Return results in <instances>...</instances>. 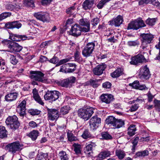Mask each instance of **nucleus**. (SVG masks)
Wrapping results in <instances>:
<instances>
[{"mask_svg": "<svg viewBox=\"0 0 160 160\" xmlns=\"http://www.w3.org/2000/svg\"><path fill=\"white\" fill-rule=\"evenodd\" d=\"M93 109L88 106L79 109L78 111V116L85 121L88 120L93 113Z\"/></svg>", "mask_w": 160, "mask_h": 160, "instance_id": "f257e3e1", "label": "nucleus"}, {"mask_svg": "<svg viewBox=\"0 0 160 160\" xmlns=\"http://www.w3.org/2000/svg\"><path fill=\"white\" fill-rule=\"evenodd\" d=\"M28 124L29 127L32 128H35L38 127V124L33 121H30L29 122Z\"/></svg>", "mask_w": 160, "mask_h": 160, "instance_id": "bf43d9fd", "label": "nucleus"}, {"mask_svg": "<svg viewBox=\"0 0 160 160\" xmlns=\"http://www.w3.org/2000/svg\"><path fill=\"white\" fill-rule=\"evenodd\" d=\"M95 44L94 42L87 43L82 50V54L84 57H88L91 56Z\"/></svg>", "mask_w": 160, "mask_h": 160, "instance_id": "423d86ee", "label": "nucleus"}, {"mask_svg": "<svg viewBox=\"0 0 160 160\" xmlns=\"http://www.w3.org/2000/svg\"><path fill=\"white\" fill-rule=\"evenodd\" d=\"M154 107L157 109H160V101L155 100L154 101Z\"/></svg>", "mask_w": 160, "mask_h": 160, "instance_id": "052dcab7", "label": "nucleus"}, {"mask_svg": "<svg viewBox=\"0 0 160 160\" xmlns=\"http://www.w3.org/2000/svg\"><path fill=\"white\" fill-rule=\"evenodd\" d=\"M139 139V137H137L134 139L133 142H132V144L133 145L132 146V150L133 152H134L135 147L137 144Z\"/></svg>", "mask_w": 160, "mask_h": 160, "instance_id": "09e8293b", "label": "nucleus"}, {"mask_svg": "<svg viewBox=\"0 0 160 160\" xmlns=\"http://www.w3.org/2000/svg\"><path fill=\"white\" fill-rule=\"evenodd\" d=\"M9 38L12 41L18 42L21 40H25L28 39L25 35H20L18 34H12L10 35Z\"/></svg>", "mask_w": 160, "mask_h": 160, "instance_id": "6ab92c4d", "label": "nucleus"}, {"mask_svg": "<svg viewBox=\"0 0 160 160\" xmlns=\"http://www.w3.org/2000/svg\"><path fill=\"white\" fill-rule=\"evenodd\" d=\"M22 49V47L18 43L13 42L10 51L11 52H20Z\"/></svg>", "mask_w": 160, "mask_h": 160, "instance_id": "b1692460", "label": "nucleus"}, {"mask_svg": "<svg viewBox=\"0 0 160 160\" xmlns=\"http://www.w3.org/2000/svg\"><path fill=\"white\" fill-rule=\"evenodd\" d=\"M75 78L74 77H71L68 79H64L61 82V85L63 87H68L72 83L75 82Z\"/></svg>", "mask_w": 160, "mask_h": 160, "instance_id": "aec40b11", "label": "nucleus"}, {"mask_svg": "<svg viewBox=\"0 0 160 160\" xmlns=\"http://www.w3.org/2000/svg\"><path fill=\"white\" fill-rule=\"evenodd\" d=\"M18 118L16 115L8 117L5 121L6 124L9 126L10 128L12 130L18 129L20 126Z\"/></svg>", "mask_w": 160, "mask_h": 160, "instance_id": "7ed1b4c3", "label": "nucleus"}, {"mask_svg": "<svg viewBox=\"0 0 160 160\" xmlns=\"http://www.w3.org/2000/svg\"><path fill=\"white\" fill-rule=\"evenodd\" d=\"M69 61V59L68 58H65L60 60L58 63L56 64V66H60L62 64H63Z\"/></svg>", "mask_w": 160, "mask_h": 160, "instance_id": "4d7b16f0", "label": "nucleus"}, {"mask_svg": "<svg viewBox=\"0 0 160 160\" xmlns=\"http://www.w3.org/2000/svg\"><path fill=\"white\" fill-rule=\"evenodd\" d=\"M38 29L32 26L29 30L30 33L31 34H36L38 32Z\"/></svg>", "mask_w": 160, "mask_h": 160, "instance_id": "774afa93", "label": "nucleus"}, {"mask_svg": "<svg viewBox=\"0 0 160 160\" xmlns=\"http://www.w3.org/2000/svg\"><path fill=\"white\" fill-rule=\"evenodd\" d=\"M156 22V20L155 18H148L146 20V23L148 25L150 26H152L155 24Z\"/></svg>", "mask_w": 160, "mask_h": 160, "instance_id": "79ce46f5", "label": "nucleus"}, {"mask_svg": "<svg viewBox=\"0 0 160 160\" xmlns=\"http://www.w3.org/2000/svg\"><path fill=\"white\" fill-rule=\"evenodd\" d=\"M67 136L68 140L70 142L76 141L78 140L77 138L71 132H68Z\"/></svg>", "mask_w": 160, "mask_h": 160, "instance_id": "e433bc0d", "label": "nucleus"}, {"mask_svg": "<svg viewBox=\"0 0 160 160\" xmlns=\"http://www.w3.org/2000/svg\"><path fill=\"white\" fill-rule=\"evenodd\" d=\"M58 58L56 57H54L52 59L49 60V62L53 64H55L58 62Z\"/></svg>", "mask_w": 160, "mask_h": 160, "instance_id": "69168bd1", "label": "nucleus"}, {"mask_svg": "<svg viewBox=\"0 0 160 160\" xmlns=\"http://www.w3.org/2000/svg\"><path fill=\"white\" fill-rule=\"evenodd\" d=\"M67 66H66V64H63L61 67L59 71L60 72L67 73Z\"/></svg>", "mask_w": 160, "mask_h": 160, "instance_id": "e2e57ef3", "label": "nucleus"}, {"mask_svg": "<svg viewBox=\"0 0 160 160\" xmlns=\"http://www.w3.org/2000/svg\"><path fill=\"white\" fill-rule=\"evenodd\" d=\"M34 15L38 19L43 22H49V15L48 13L42 12H38L35 13Z\"/></svg>", "mask_w": 160, "mask_h": 160, "instance_id": "f8f14e48", "label": "nucleus"}, {"mask_svg": "<svg viewBox=\"0 0 160 160\" xmlns=\"http://www.w3.org/2000/svg\"><path fill=\"white\" fill-rule=\"evenodd\" d=\"M81 28L78 24H75L72 27L70 33L72 36L77 37L81 35Z\"/></svg>", "mask_w": 160, "mask_h": 160, "instance_id": "2eb2a0df", "label": "nucleus"}, {"mask_svg": "<svg viewBox=\"0 0 160 160\" xmlns=\"http://www.w3.org/2000/svg\"><path fill=\"white\" fill-rule=\"evenodd\" d=\"M112 154L110 151L106 150L101 152L98 155V157L99 160H102L107 157H110Z\"/></svg>", "mask_w": 160, "mask_h": 160, "instance_id": "a878e982", "label": "nucleus"}, {"mask_svg": "<svg viewBox=\"0 0 160 160\" xmlns=\"http://www.w3.org/2000/svg\"><path fill=\"white\" fill-rule=\"evenodd\" d=\"M130 63L131 65H137L139 63L145 62L146 60L144 56L140 54H138L134 57H132Z\"/></svg>", "mask_w": 160, "mask_h": 160, "instance_id": "9b49d317", "label": "nucleus"}, {"mask_svg": "<svg viewBox=\"0 0 160 160\" xmlns=\"http://www.w3.org/2000/svg\"><path fill=\"white\" fill-rule=\"evenodd\" d=\"M11 15V13L10 12H5L2 13L0 14V21L10 17Z\"/></svg>", "mask_w": 160, "mask_h": 160, "instance_id": "58836bf2", "label": "nucleus"}, {"mask_svg": "<svg viewBox=\"0 0 160 160\" xmlns=\"http://www.w3.org/2000/svg\"><path fill=\"white\" fill-rule=\"evenodd\" d=\"M139 82L138 80L134 81L132 83L129 84V86L132 87L133 88L138 89L139 86Z\"/></svg>", "mask_w": 160, "mask_h": 160, "instance_id": "603ef678", "label": "nucleus"}, {"mask_svg": "<svg viewBox=\"0 0 160 160\" xmlns=\"http://www.w3.org/2000/svg\"><path fill=\"white\" fill-rule=\"evenodd\" d=\"M138 104H134L131 106L129 109V111L131 112L135 111L138 109Z\"/></svg>", "mask_w": 160, "mask_h": 160, "instance_id": "0e129e2a", "label": "nucleus"}, {"mask_svg": "<svg viewBox=\"0 0 160 160\" xmlns=\"http://www.w3.org/2000/svg\"><path fill=\"white\" fill-rule=\"evenodd\" d=\"M24 4L28 6L34 7V0H24Z\"/></svg>", "mask_w": 160, "mask_h": 160, "instance_id": "a18cd8bd", "label": "nucleus"}, {"mask_svg": "<svg viewBox=\"0 0 160 160\" xmlns=\"http://www.w3.org/2000/svg\"><path fill=\"white\" fill-rule=\"evenodd\" d=\"M23 146L17 141L9 143L5 147L6 150L13 154L20 152Z\"/></svg>", "mask_w": 160, "mask_h": 160, "instance_id": "f03ea898", "label": "nucleus"}, {"mask_svg": "<svg viewBox=\"0 0 160 160\" xmlns=\"http://www.w3.org/2000/svg\"><path fill=\"white\" fill-rule=\"evenodd\" d=\"M100 99L102 102L109 104L113 101L114 98L111 94H103L100 96Z\"/></svg>", "mask_w": 160, "mask_h": 160, "instance_id": "dca6fc26", "label": "nucleus"}, {"mask_svg": "<svg viewBox=\"0 0 160 160\" xmlns=\"http://www.w3.org/2000/svg\"><path fill=\"white\" fill-rule=\"evenodd\" d=\"M128 45L130 46H135L139 44V42L137 41H129L128 42Z\"/></svg>", "mask_w": 160, "mask_h": 160, "instance_id": "13d9d810", "label": "nucleus"}, {"mask_svg": "<svg viewBox=\"0 0 160 160\" xmlns=\"http://www.w3.org/2000/svg\"><path fill=\"white\" fill-rule=\"evenodd\" d=\"M12 25L13 28H17L19 29L22 26V24L20 22L18 21H15L12 22Z\"/></svg>", "mask_w": 160, "mask_h": 160, "instance_id": "5fc2aeb1", "label": "nucleus"}, {"mask_svg": "<svg viewBox=\"0 0 160 160\" xmlns=\"http://www.w3.org/2000/svg\"><path fill=\"white\" fill-rule=\"evenodd\" d=\"M75 60L78 62H80L82 60V58L80 56L79 53L78 51H76L74 54Z\"/></svg>", "mask_w": 160, "mask_h": 160, "instance_id": "6e6d98bb", "label": "nucleus"}, {"mask_svg": "<svg viewBox=\"0 0 160 160\" xmlns=\"http://www.w3.org/2000/svg\"><path fill=\"white\" fill-rule=\"evenodd\" d=\"M101 122V119L96 115L92 117L89 121L90 128L92 130L96 129Z\"/></svg>", "mask_w": 160, "mask_h": 160, "instance_id": "9d476101", "label": "nucleus"}, {"mask_svg": "<svg viewBox=\"0 0 160 160\" xmlns=\"http://www.w3.org/2000/svg\"><path fill=\"white\" fill-rule=\"evenodd\" d=\"M58 155L61 160H68V155L65 152L63 151L60 152Z\"/></svg>", "mask_w": 160, "mask_h": 160, "instance_id": "c9c22d12", "label": "nucleus"}, {"mask_svg": "<svg viewBox=\"0 0 160 160\" xmlns=\"http://www.w3.org/2000/svg\"><path fill=\"white\" fill-rule=\"evenodd\" d=\"M116 155L120 160H122L125 156L126 154L125 152L121 149H117L115 151Z\"/></svg>", "mask_w": 160, "mask_h": 160, "instance_id": "c85d7f7f", "label": "nucleus"}, {"mask_svg": "<svg viewBox=\"0 0 160 160\" xmlns=\"http://www.w3.org/2000/svg\"><path fill=\"white\" fill-rule=\"evenodd\" d=\"M79 24L81 26H88L90 25V23L87 19H82L79 20Z\"/></svg>", "mask_w": 160, "mask_h": 160, "instance_id": "49530a36", "label": "nucleus"}, {"mask_svg": "<svg viewBox=\"0 0 160 160\" xmlns=\"http://www.w3.org/2000/svg\"><path fill=\"white\" fill-rule=\"evenodd\" d=\"M13 42L8 40L4 39L2 41V43L5 47H8L10 50Z\"/></svg>", "mask_w": 160, "mask_h": 160, "instance_id": "2f4dec72", "label": "nucleus"}, {"mask_svg": "<svg viewBox=\"0 0 160 160\" xmlns=\"http://www.w3.org/2000/svg\"><path fill=\"white\" fill-rule=\"evenodd\" d=\"M111 83L108 82H106L102 84L103 87L105 88H110L111 87Z\"/></svg>", "mask_w": 160, "mask_h": 160, "instance_id": "680f3d73", "label": "nucleus"}, {"mask_svg": "<svg viewBox=\"0 0 160 160\" xmlns=\"http://www.w3.org/2000/svg\"><path fill=\"white\" fill-rule=\"evenodd\" d=\"M82 137L84 139H87L88 138H92L91 134L87 130H86L84 131L82 135Z\"/></svg>", "mask_w": 160, "mask_h": 160, "instance_id": "ea45409f", "label": "nucleus"}, {"mask_svg": "<svg viewBox=\"0 0 160 160\" xmlns=\"http://www.w3.org/2000/svg\"><path fill=\"white\" fill-rule=\"evenodd\" d=\"M99 22V19L98 18H95L91 21L92 24L93 26H95L97 25Z\"/></svg>", "mask_w": 160, "mask_h": 160, "instance_id": "338daca9", "label": "nucleus"}, {"mask_svg": "<svg viewBox=\"0 0 160 160\" xmlns=\"http://www.w3.org/2000/svg\"><path fill=\"white\" fill-rule=\"evenodd\" d=\"M18 95V93L17 92H11L5 96V99L7 102H12L17 99Z\"/></svg>", "mask_w": 160, "mask_h": 160, "instance_id": "412c9836", "label": "nucleus"}, {"mask_svg": "<svg viewBox=\"0 0 160 160\" xmlns=\"http://www.w3.org/2000/svg\"><path fill=\"white\" fill-rule=\"evenodd\" d=\"M141 36L142 37L141 47L143 49L147 47L148 44L152 43L154 37L153 35L150 33H143Z\"/></svg>", "mask_w": 160, "mask_h": 160, "instance_id": "20e7f679", "label": "nucleus"}, {"mask_svg": "<svg viewBox=\"0 0 160 160\" xmlns=\"http://www.w3.org/2000/svg\"><path fill=\"white\" fill-rule=\"evenodd\" d=\"M94 0H85L82 4L83 8L85 10L90 9L94 4Z\"/></svg>", "mask_w": 160, "mask_h": 160, "instance_id": "393cba45", "label": "nucleus"}, {"mask_svg": "<svg viewBox=\"0 0 160 160\" xmlns=\"http://www.w3.org/2000/svg\"><path fill=\"white\" fill-rule=\"evenodd\" d=\"M48 115L51 121L56 120L59 117L58 112L56 109H49L48 111Z\"/></svg>", "mask_w": 160, "mask_h": 160, "instance_id": "4468645a", "label": "nucleus"}, {"mask_svg": "<svg viewBox=\"0 0 160 160\" xmlns=\"http://www.w3.org/2000/svg\"><path fill=\"white\" fill-rule=\"evenodd\" d=\"M148 151L147 150H144L142 152H137L135 156V158L141 157H145L148 155Z\"/></svg>", "mask_w": 160, "mask_h": 160, "instance_id": "f704fd0d", "label": "nucleus"}, {"mask_svg": "<svg viewBox=\"0 0 160 160\" xmlns=\"http://www.w3.org/2000/svg\"><path fill=\"white\" fill-rule=\"evenodd\" d=\"M75 9L74 6L71 7L66 10V13L70 15H73L75 12Z\"/></svg>", "mask_w": 160, "mask_h": 160, "instance_id": "3c124183", "label": "nucleus"}, {"mask_svg": "<svg viewBox=\"0 0 160 160\" xmlns=\"http://www.w3.org/2000/svg\"><path fill=\"white\" fill-rule=\"evenodd\" d=\"M60 93L57 91L48 92L44 96L46 100H49L52 101H55L58 98Z\"/></svg>", "mask_w": 160, "mask_h": 160, "instance_id": "6e6552de", "label": "nucleus"}, {"mask_svg": "<svg viewBox=\"0 0 160 160\" xmlns=\"http://www.w3.org/2000/svg\"><path fill=\"white\" fill-rule=\"evenodd\" d=\"M106 68L105 65L102 64L97 66L93 70V73L96 75L99 76L102 74Z\"/></svg>", "mask_w": 160, "mask_h": 160, "instance_id": "a211bd4d", "label": "nucleus"}, {"mask_svg": "<svg viewBox=\"0 0 160 160\" xmlns=\"http://www.w3.org/2000/svg\"><path fill=\"white\" fill-rule=\"evenodd\" d=\"M124 125V122L122 119H116L114 125V128H119Z\"/></svg>", "mask_w": 160, "mask_h": 160, "instance_id": "7c9ffc66", "label": "nucleus"}, {"mask_svg": "<svg viewBox=\"0 0 160 160\" xmlns=\"http://www.w3.org/2000/svg\"><path fill=\"white\" fill-rule=\"evenodd\" d=\"M123 71L121 68H118L111 73V76L113 78H117L122 74Z\"/></svg>", "mask_w": 160, "mask_h": 160, "instance_id": "cd10ccee", "label": "nucleus"}, {"mask_svg": "<svg viewBox=\"0 0 160 160\" xmlns=\"http://www.w3.org/2000/svg\"><path fill=\"white\" fill-rule=\"evenodd\" d=\"M48 154L47 153H43L40 155H38L35 159V160H46L48 158Z\"/></svg>", "mask_w": 160, "mask_h": 160, "instance_id": "c03bdc74", "label": "nucleus"}, {"mask_svg": "<svg viewBox=\"0 0 160 160\" xmlns=\"http://www.w3.org/2000/svg\"><path fill=\"white\" fill-rule=\"evenodd\" d=\"M32 93L33 97L34 100L39 104L41 105H43L44 103L39 95L38 90L36 88L33 89L32 90Z\"/></svg>", "mask_w": 160, "mask_h": 160, "instance_id": "5701e85b", "label": "nucleus"}, {"mask_svg": "<svg viewBox=\"0 0 160 160\" xmlns=\"http://www.w3.org/2000/svg\"><path fill=\"white\" fill-rule=\"evenodd\" d=\"M28 113L31 115L34 116L39 114L41 112L37 109H30L28 110Z\"/></svg>", "mask_w": 160, "mask_h": 160, "instance_id": "de8ad7c7", "label": "nucleus"}, {"mask_svg": "<svg viewBox=\"0 0 160 160\" xmlns=\"http://www.w3.org/2000/svg\"><path fill=\"white\" fill-rule=\"evenodd\" d=\"M30 78L32 80L43 82L44 74L41 72L31 71L30 72Z\"/></svg>", "mask_w": 160, "mask_h": 160, "instance_id": "0eeeda50", "label": "nucleus"}, {"mask_svg": "<svg viewBox=\"0 0 160 160\" xmlns=\"http://www.w3.org/2000/svg\"><path fill=\"white\" fill-rule=\"evenodd\" d=\"M90 143L86 146L84 148V151L86 154L90 155L92 152V149L95 147L96 144L95 142H90Z\"/></svg>", "mask_w": 160, "mask_h": 160, "instance_id": "4be33fe9", "label": "nucleus"}, {"mask_svg": "<svg viewBox=\"0 0 160 160\" xmlns=\"http://www.w3.org/2000/svg\"><path fill=\"white\" fill-rule=\"evenodd\" d=\"M7 131L4 127L0 125V138H3L7 136Z\"/></svg>", "mask_w": 160, "mask_h": 160, "instance_id": "72a5a7b5", "label": "nucleus"}, {"mask_svg": "<svg viewBox=\"0 0 160 160\" xmlns=\"http://www.w3.org/2000/svg\"><path fill=\"white\" fill-rule=\"evenodd\" d=\"M26 101L23 100L17 108V112L21 117H23L26 114Z\"/></svg>", "mask_w": 160, "mask_h": 160, "instance_id": "ddd939ff", "label": "nucleus"}, {"mask_svg": "<svg viewBox=\"0 0 160 160\" xmlns=\"http://www.w3.org/2000/svg\"><path fill=\"white\" fill-rule=\"evenodd\" d=\"M150 76V72L147 65L142 66L139 69V77L141 79H147Z\"/></svg>", "mask_w": 160, "mask_h": 160, "instance_id": "1a4fd4ad", "label": "nucleus"}, {"mask_svg": "<svg viewBox=\"0 0 160 160\" xmlns=\"http://www.w3.org/2000/svg\"><path fill=\"white\" fill-rule=\"evenodd\" d=\"M11 63L13 65L16 64L18 62V60L16 57L13 55H11L10 58Z\"/></svg>", "mask_w": 160, "mask_h": 160, "instance_id": "864d4df0", "label": "nucleus"}, {"mask_svg": "<svg viewBox=\"0 0 160 160\" xmlns=\"http://www.w3.org/2000/svg\"><path fill=\"white\" fill-rule=\"evenodd\" d=\"M99 80L97 79L91 80L90 81V84L94 88L97 87L99 85L98 83Z\"/></svg>", "mask_w": 160, "mask_h": 160, "instance_id": "8fccbe9b", "label": "nucleus"}, {"mask_svg": "<svg viewBox=\"0 0 160 160\" xmlns=\"http://www.w3.org/2000/svg\"><path fill=\"white\" fill-rule=\"evenodd\" d=\"M136 130V126L134 125H130L128 128V133L130 136H132L134 135Z\"/></svg>", "mask_w": 160, "mask_h": 160, "instance_id": "c756f323", "label": "nucleus"}, {"mask_svg": "<svg viewBox=\"0 0 160 160\" xmlns=\"http://www.w3.org/2000/svg\"><path fill=\"white\" fill-rule=\"evenodd\" d=\"M123 21V18L122 16H118L116 18H113L109 21V24L111 26H114L116 27H119L122 24Z\"/></svg>", "mask_w": 160, "mask_h": 160, "instance_id": "f3484780", "label": "nucleus"}, {"mask_svg": "<svg viewBox=\"0 0 160 160\" xmlns=\"http://www.w3.org/2000/svg\"><path fill=\"white\" fill-rule=\"evenodd\" d=\"M73 146L74 147V151L77 154L81 153V145L80 144L74 143L73 144Z\"/></svg>", "mask_w": 160, "mask_h": 160, "instance_id": "37998d69", "label": "nucleus"}, {"mask_svg": "<svg viewBox=\"0 0 160 160\" xmlns=\"http://www.w3.org/2000/svg\"><path fill=\"white\" fill-rule=\"evenodd\" d=\"M70 109V107L68 106H64L61 108L60 111L61 115H64L67 114Z\"/></svg>", "mask_w": 160, "mask_h": 160, "instance_id": "4c0bfd02", "label": "nucleus"}, {"mask_svg": "<svg viewBox=\"0 0 160 160\" xmlns=\"http://www.w3.org/2000/svg\"><path fill=\"white\" fill-rule=\"evenodd\" d=\"M116 119L113 116L108 117L106 120V123L114 126Z\"/></svg>", "mask_w": 160, "mask_h": 160, "instance_id": "473e14b6", "label": "nucleus"}, {"mask_svg": "<svg viewBox=\"0 0 160 160\" xmlns=\"http://www.w3.org/2000/svg\"><path fill=\"white\" fill-rule=\"evenodd\" d=\"M39 132L36 130H33L27 134V136L30 138L33 141L35 140L39 135Z\"/></svg>", "mask_w": 160, "mask_h": 160, "instance_id": "bb28decb", "label": "nucleus"}, {"mask_svg": "<svg viewBox=\"0 0 160 160\" xmlns=\"http://www.w3.org/2000/svg\"><path fill=\"white\" fill-rule=\"evenodd\" d=\"M146 25L143 21L141 19H138L131 22L128 24L127 29L128 30H137L140 28L145 27Z\"/></svg>", "mask_w": 160, "mask_h": 160, "instance_id": "39448f33", "label": "nucleus"}, {"mask_svg": "<svg viewBox=\"0 0 160 160\" xmlns=\"http://www.w3.org/2000/svg\"><path fill=\"white\" fill-rule=\"evenodd\" d=\"M101 135L102 138L105 140L111 139L112 138V136L107 132H103Z\"/></svg>", "mask_w": 160, "mask_h": 160, "instance_id": "a19ab883", "label": "nucleus"}]
</instances>
